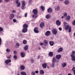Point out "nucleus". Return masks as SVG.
I'll use <instances>...</instances> for the list:
<instances>
[{"label":"nucleus","instance_id":"f257e3e1","mask_svg":"<svg viewBox=\"0 0 75 75\" xmlns=\"http://www.w3.org/2000/svg\"><path fill=\"white\" fill-rule=\"evenodd\" d=\"M33 12L35 15H33V18H37V13H38V11L37 10L35 9L33 11Z\"/></svg>","mask_w":75,"mask_h":75},{"label":"nucleus","instance_id":"f03ea898","mask_svg":"<svg viewBox=\"0 0 75 75\" xmlns=\"http://www.w3.org/2000/svg\"><path fill=\"white\" fill-rule=\"evenodd\" d=\"M25 2L24 1H23L22 2V6L21 8L22 10H24L25 8H26L25 7Z\"/></svg>","mask_w":75,"mask_h":75},{"label":"nucleus","instance_id":"7ed1b4c3","mask_svg":"<svg viewBox=\"0 0 75 75\" xmlns=\"http://www.w3.org/2000/svg\"><path fill=\"white\" fill-rule=\"evenodd\" d=\"M11 62V60L9 59H7V60H6L4 62L6 65H8V63H10Z\"/></svg>","mask_w":75,"mask_h":75},{"label":"nucleus","instance_id":"20e7f679","mask_svg":"<svg viewBox=\"0 0 75 75\" xmlns=\"http://www.w3.org/2000/svg\"><path fill=\"white\" fill-rule=\"evenodd\" d=\"M59 61V60H57L56 58L55 57H53L52 59V62L53 63H54V62H58Z\"/></svg>","mask_w":75,"mask_h":75},{"label":"nucleus","instance_id":"39448f33","mask_svg":"<svg viewBox=\"0 0 75 75\" xmlns=\"http://www.w3.org/2000/svg\"><path fill=\"white\" fill-rule=\"evenodd\" d=\"M51 34V32L50 31H47L45 33V35L46 36H50Z\"/></svg>","mask_w":75,"mask_h":75},{"label":"nucleus","instance_id":"423d86ee","mask_svg":"<svg viewBox=\"0 0 75 75\" xmlns=\"http://www.w3.org/2000/svg\"><path fill=\"white\" fill-rule=\"evenodd\" d=\"M56 58L57 59H60L61 58V54L57 55L56 56Z\"/></svg>","mask_w":75,"mask_h":75},{"label":"nucleus","instance_id":"0eeeda50","mask_svg":"<svg viewBox=\"0 0 75 75\" xmlns=\"http://www.w3.org/2000/svg\"><path fill=\"white\" fill-rule=\"evenodd\" d=\"M52 33L54 35H56L57 34V31L55 29H53L52 30Z\"/></svg>","mask_w":75,"mask_h":75},{"label":"nucleus","instance_id":"6e6552de","mask_svg":"<svg viewBox=\"0 0 75 75\" xmlns=\"http://www.w3.org/2000/svg\"><path fill=\"white\" fill-rule=\"evenodd\" d=\"M63 51V48L62 47H60L59 49L57 51V52H61Z\"/></svg>","mask_w":75,"mask_h":75},{"label":"nucleus","instance_id":"1a4fd4ad","mask_svg":"<svg viewBox=\"0 0 75 75\" xmlns=\"http://www.w3.org/2000/svg\"><path fill=\"white\" fill-rule=\"evenodd\" d=\"M34 31L35 33H38L39 31L38 30V28L36 27L35 28Z\"/></svg>","mask_w":75,"mask_h":75},{"label":"nucleus","instance_id":"9d476101","mask_svg":"<svg viewBox=\"0 0 75 75\" xmlns=\"http://www.w3.org/2000/svg\"><path fill=\"white\" fill-rule=\"evenodd\" d=\"M21 56L22 58H24L25 55V54L24 52H21Z\"/></svg>","mask_w":75,"mask_h":75},{"label":"nucleus","instance_id":"9b49d317","mask_svg":"<svg viewBox=\"0 0 75 75\" xmlns=\"http://www.w3.org/2000/svg\"><path fill=\"white\" fill-rule=\"evenodd\" d=\"M27 28H23V29L22 30V31L23 33H26V32H27Z\"/></svg>","mask_w":75,"mask_h":75},{"label":"nucleus","instance_id":"f8f14e48","mask_svg":"<svg viewBox=\"0 0 75 75\" xmlns=\"http://www.w3.org/2000/svg\"><path fill=\"white\" fill-rule=\"evenodd\" d=\"M14 15L13 13L11 14L10 15V19L11 20H12V19H13V18H14Z\"/></svg>","mask_w":75,"mask_h":75},{"label":"nucleus","instance_id":"ddd939ff","mask_svg":"<svg viewBox=\"0 0 75 75\" xmlns=\"http://www.w3.org/2000/svg\"><path fill=\"white\" fill-rule=\"evenodd\" d=\"M71 60L73 61H75V55L74 56H71Z\"/></svg>","mask_w":75,"mask_h":75},{"label":"nucleus","instance_id":"4468645a","mask_svg":"<svg viewBox=\"0 0 75 75\" xmlns=\"http://www.w3.org/2000/svg\"><path fill=\"white\" fill-rule=\"evenodd\" d=\"M71 27L69 25H66L65 27V29L66 30H69V28H70Z\"/></svg>","mask_w":75,"mask_h":75},{"label":"nucleus","instance_id":"2eb2a0df","mask_svg":"<svg viewBox=\"0 0 75 75\" xmlns=\"http://www.w3.org/2000/svg\"><path fill=\"white\" fill-rule=\"evenodd\" d=\"M47 64L46 63H44L42 64V67L43 68H47Z\"/></svg>","mask_w":75,"mask_h":75},{"label":"nucleus","instance_id":"dca6fc26","mask_svg":"<svg viewBox=\"0 0 75 75\" xmlns=\"http://www.w3.org/2000/svg\"><path fill=\"white\" fill-rule=\"evenodd\" d=\"M56 24L57 25H61V23H60V22L59 21V20H57L56 21Z\"/></svg>","mask_w":75,"mask_h":75},{"label":"nucleus","instance_id":"f3484780","mask_svg":"<svg viewBox=\"0 0 75 75\" xmlns=\"http://www.w3.org/2000/svg\"><path fill=\"white\" fill-rule=\"evenodd\" d=\"M48 55L50 57H53V55H54V54H53V52H50L48 54Z\"/></svg>","mask_w":75,"mask_h":75},{"label":"nucleus","instance_id":"a211bd4d","mask_svg":"<svg viewBox=\"0 0 75 75\" xmlns=\"http://www.w3.org/2000/svg\"><path fill=\"white\" fill-rule=\"evenodd\" d=\"M28 25L26 24H24L23 25V28H28Z\"/></svg>","mask_w":75,"mask_h":75},{"label":"nucleus","instance_id":"6ab92c4d","mask_svg":"<svg viewBox=\"0 0 75 75\" xmlns=\"http://www.w3.org/2000/svg\"><path fill=\"white\" fill-rule=\"evenodd\" d=\"M52 8H49L47 10V12L48 13H50L52 12Z\"/></svg>","mask_w":75,"mask_h":75},{"label":"nucleus","instance_id":"aec40b11","mask_svg":"<svg viewBox=\"0 0 75 75\" xmlns=\"http://www.w3.org/2000/svg\"><path fill=\"white\" fill-rule=\"evenodd\" d=\"M64 4H67L68 5V4H69V1H68V0H66L64 1Z\"/></svg>","mask_w":75,"mask_h":75},{"label":"nucleus","instance_id":"412c9836","mask_svg":"<svg viewBox=\"0 0 75 75\" xmlns=\"http://www.w3.org/2000/svg\"><path fill=\"white\" fill-rule=\"evenodd\" d=\"M66 20L67 21H69V20H70V16H67L66 18Z\"/></svg>","mask_w":75,"mask_h":75},{"label":"nucleus","instance_id":"4be33fe9","mask_svg":"<svg viewBox=\"0 0 75 75\" xmlns=\"http://www.w3.org/2000/svg\"><path fill=\"white\" fill-rule=\"evenodd\" d=\"M75 51L74 50L72 51L71 54L70 56H73L75 55Z\"/></svg>","mask_w":75,"mask_h":75},{"label":"nucleus","instance_id":"5701e85b","mask_svg":"<svg viewBox=\"0 0 75 75\" xmlns=\"http://www.w3.org/2000/svg\"><path fill=\"white\" fill-rule=\"evenodd\" d=\"M39 72L40 74H41V75H43V74H44V71L42 70H40Z\"/></svg>","mask_w":75,"mask_h":75},{"label":"nucleus","instance_id":"b1692460","mask_svg":"<svg viewBox=\"0 0 75 75\" xmlns=\"http://www.w3.org/2000/svg\"><path fill=\"white\" fill-rule=\"evenodd\" d=\"M49 44L51 46H53V45H54V42L53 41H50L49 42Z\"/></svg>","mask_w":75,"mask_h":75},{"label":"nucleus","instance_id":"393cba45","mask_svg":"<svg viewBox=\"0 0 75 75\" xmlns=\"http://www.w3.org/2000/svg\"><path fill=\"white\" fill-rule=\"evenodd\" d=\"M25 69V67H24L23 65H21L20 67V69H21V70H23V69Z\"/></svg>","mask_w":75,"mask_h":75},{"label":"nucleus","instance_id":"a878e982","mask_svg":"<svg viewBox=\"0 0 75 75\" xmlns=\"http://www.w3.org/2000/svg\"><path fill=\"white\" fill-rule=\"evenodd\" d=\"M28 45H25L24 46V50H27L28 49Z\"/></svg>","mask_w":75,"mask_h":75},{"label":"nucleus","instance_id":"bb28decb","mask_svg":"<svg viewBox=\"0 0 75 75\" xmlns=\"http://www.w3.org/2000/svg\"><path fill=\"white\" fill-rule=\"evenodd\" d=\"M21 74L22 75H27L26 73L24 71H22L21 73Z\"/></svg>","mask_w":75,"mask_h":75},{"label":"nucleus","instance_id":"cd10ccee","mask_svg":"<svg viewBox=\"0 0 75 75\" xmlns=\"http://www.w3.org/2000/svg\"><path fill=\"white\" fill-rule=\"evenodd\" d=\"M66 65H67V64L65 63H63L62 64V67L63 68H64V67H66Z\"/></svg>","mask_w":75,"mask_h":75},{"label":"nucleus","instance_id":"c85d7f7f","mask_svg":"<svg viewBox=\"0 0 75 75\" xmlns=\"http://www.w3.org/2000/svg\"><path fill=\"white\" fill-rule=\"evenodd\" d=\"M44 23H41L40 25V27L41 28H42V27H43V26H44Z\"/></svg>","mask_w":75,"mask_h":75},{"label":"nucleus","instance_id":"c756f323","mask_svg":"<svg viewBox=\"0 0 75 75\" xmlns=\"http://www.w3.org/2000/svg\"><path fill=\"white\" fill-rule=\"evenodd\" d=\"M27 41L25 40H24L23 41V44L24 45L27 44Z\"/></svg>","mask_w":75,"mask_h":75},{"label":"nucleus","instance_id":"7c9ffc66","mask_svg":"<svg viewBox=\"0 0 75 75\" xmlns=\"http://www.w3.org/2000/svg\"><path fill=\"white\" fill-rule=\"evenodd\" d=\"M46 18H47V19H48L49 18H50V15L49 14H48L46 16Z\"/></svg>","mask_w":75,"mask_h":75},{"label":"nucleus","instance_id":"2f4dec72","mask_svg":"<svg viewBox=\"0 0 75 75\" xmlns=\"http://www.w3.org/2000/svg\"><path fill=\"white\" fill-rule=\"evenodd\" d=\"M55 9L56 10H59V6H57V7H56L55 8Z\"/></svg>","mask_w":75,"mask_h":75},{"label":"nucleus","instance_id":"473e14b6","mask_svg":"<svg viewBox=\"0 0 75 75\" xmlns=\"http://www.w3.org/2000/svg\"><path fill=\"white\" fill-rule=\"evenodd\" d=\"M41 8L43 11H44L45 10V7L42 6H41Z\"/></svg>","mask_w":75,"mask_h":75},{"label":"nucleus","instance_id":"72a5a7b5","mask_svg":"<svg viewBox=\"0 0 75 75\" xmlns=\"http://www.w3.org/2000/svg\"><path fill=\"white\" fill-rule=\"evenodd\" d=\"M44 42L45 45H47V44H48V42H47V41L46 40H45L44 41Z\"/></svg>","mask_w":75,"mask_h":75},{"label":"nucleus","instance_id":"f704fd0d","mask_svg":"<svg viewBox=\"0 0 75 75\" xmlns=\"http://www.w3.org/2000/svg\"><path fill=\"white\" fill-rule=\"evenodd\" d=\"M17 4V7H18L20 6V5L21 4H20V2H19L18 4Z\"/></svg>","mask_w":75,"mask_h":75},{"label":"nucleus","instance_id":"c9c22d12","mask_svg":"<svg viewBox=\"0 0 75 75\" xmlns=\"http://www.w3.org/2000/svg\"><path fill=\"white\" fill-rule=\"evenodd\" d=\"M13 58L15 59H17V56L16 55H15L13 56Z\"/></svg>","mask_w":75,"mask_h":75},{"label":"nucleus","instance_id":"e433bc0d","mask_svg":"<svg viewBox=\"0 0 75 75\" xmlns=\"http://www.w3.org/2000/svg\"><path fill=\"white\" fill-rule=\"evenodd\" d=\"M72 24L73 25H75V20L73 21Z\"/></svg>","mask_w":75,"mask_h":75},{"label":"nucleus","instance_id":"4c0bfd02","mask_svg":"<svg viewBox=\"0 0 75 75\" xmlns=\"http://www.w3.org/2000/svg\"><path fill=\"white\" fill-rule=\"evenodd\" d=\"M6 51L8 52H9L10 51V49H7L6 50Z\"/></svg>","mask_w":75,"mask_h":75},{"label":"nucleus","instance_id":"58836bf2","mask_svg":"<svg viewBox=\"0 0 75 75\" xmlns=\"http://www.w3.org/2000/svg\"><path fill=\"white\" fill-rule=\"evenodd\" d=\"M64 17H66L67 16V13L66 12H64Z\"/></svg>","mask_w":75,"mask_h":75},{"label":"nucleus","instance_id":"ea45409f","mask_svg":"<svg viewBox=\"0 0 75 75\" xmlns=\"http://www.w3.org/2000/svg\"><path fill=\"white\" fill-rule=\"evenodd\" d=\"M54 63L52 62V64L51 67L52 68H54Z\"/></svg>","mask_w":75,"mask_h":75},{"label":"nucleus","instance_id":"a19ab883","mask_svg":"<svg viewBox=\"0 0 75 75\" xmlns=\"http://www.w3.org/2000/svg\"><path fill=\"white\" fill-rule=\"evenodd\" d=\"M30 61L32 63H33L34 61V59H31Z\"/></svg>","mask_w":75,"mask_h":75},{"label":"nucleus","instance_id":"79ce46f5","mask_svg":"<svg viewBox=\"0 0 75 75\" xmlns=\"http://www.w3.org/2000/svg\"><path fill=\"white\" fill-rule=\"evenodd\" d=\"M71 27L69 29V33H71Z\"/></svg>","mask_w":75,"mask_h":75},{"label":"nucleus","instance_id":"37998d69","mask_svg":"<svg viewBox=\"0 0 75 75\" xmlns=\"http://www.w3.org/2000/svg\"><path fill=\"white\" fill-rule=\"evenodd\" d=\"M2 31H3V28L0 27V32Z\"/></svg>","mask_w":75,"mask_h":75},{"label":"nucleus","instance_id":"c03bdc74","mask_svg":"<svg viewBox=\"0 0 75 75\" xmlns=\"http://www.w3.org/2000/svg\"><path fill=\"white\" fill-rule=\"evenodd\" d=\"M31 75H35V72L32 71L31 72Z\"/></svg>","mask_w":75,"mask_h":75},{"label":"nucleus","instance_id":"a18cd8bd","mask_svg":"<svg viewBox=\"0 0 75 75\" xmlns=\"http://www.w3.org/2000/svg\"><path fill=\"white\" fill-rule=\"evenodd\" d=\"M16 45L17 47H19V46H20V44H19V43H17L16 44Z\"/></svg>","mask_w":75,"mask_h":75},{"label":"nucleus","instance_id":"49530a36","mask_svg":"<svg viewBox=\"0 0 75 75\" xmlns=\"http://www.w3.org/2000/svg\"><path fill=\"white\" fill-rule=\"evenodd\" d=\"M18 1H19L18 0H17L16 1V4H18Z\"/></svg>","mask_w":75,"mask_h":75},{"label":"nucleus","instance_id":"de8ad7c7","mask_svg":"<svg viewBox=\"0 0 75 75\" xmlns=\"http://www.w3.org/2000/svg\"><path fill=\"white\" fill-rule=\"evenodd\" d=\"M12 12L13 13H16V11L15 10H13Z\"/></svg>","mask_w":75,"mask_h":75},{"label":"nucleus","instance_id":"09e8293b","mask_svg":"<svg viewBox=\"0 0 75 75\" xmlns=\"http://www.w3.org/2000/svg\"><path fill=\"white\" fill-rule=\"evenodd\" d=\"M27 13H25V17H27Z\"/></svg>","mask_w":75,"mask_h":75},{"label":"nucleus","instance_id":"8fccbe9b","mask_svg":"<svg viewBox=\"0 0 75 75\" xmlns=\"http://www.w3.org/2000/svg\"><path fill=\"white\" fill-rule=\"evenodd\" d=\"M64 24V26L65 27L66 26V24H67V23H66L65 22H64L63 23Z\"/></svg>","mask_w":75,"mask_h":75},{"label":"nucleus","instance_id":"3c124183","mask_svg":"<svg viewBox=\"0 0 75 75\" xmlns=\"http://www.w3.org/2000/svg\"><path fill=\"white\" fill-rule=\"evenodd\" d=\"M13 22H14V23H16V20L15 19H13Z\"/></svg>","mask_w":75,"mask_h":75},{"label":"nucleus","instance_id":"603ef678","mask_svg":"<svg viewBox=\"0 0 75 75\" xmlns=\"http://www.w3.org/2000/svg\"><path fill=\"white\" fill-rule=\"evenodd\" d=\"M10 1V0H5V1H6V3Z\"/></svg>","mask_w":75,"mask_h":75},{"label":"nucleus","instance_id":"864d4df0","mask_svg":"<svg viewBox=\"0 0 75 75\" xmlns=\"http://www.w3.org/2000/svg\"><path fill=\"white\" fill-rule=\"evenodd\" d=\"M59 30L60 31H62V28H59Z\"/></svg>","mask_w":75,"mask_h":75},{"label":"nucleus","instance_id":"5fc2aeb1","mask_svg":"<svg viewBox=\"0 0 75 75\" xmlns=\"http://www.w3.org/2000/svg\"><path fill=\"white\" fill-rule=\"evenodd\" d=\"M40 56L38 55V57L37 59H40Z\"/></svg>","mask_w":75,"mask_h":75},{"label":"nucleus","instance_id":"6e6d98bb","mask_svg":"<svg viewBox=\"0 0 75 75\" xmlns=\"http://www.w3.org/2000/svg\"><path fill=\"white\" fill-rule=\"evenodd\" d=\"M40 45H42L44 44V43H40Z\"/></svg>","mask_w":75,"mask_h":75},{"label":"nucleus","instance_id":"4d7b16f0","mask_svg":"<svg viewBox=\"0 0 75 75\" xmlns=\"http://www.w3.org/2000/svg\"><path fill=\"white\" fill-rule=\"evenodd\" d=\"M14 54H17V52L16 51H14Z\"/></svg>","mask_w":75,"mask_h":75},{"label":"nucleus","instance_id":"13d9d810","mask_svg":"<svg viewBox=\"0 0 75 75\" xmlns=\"http://www.w3.org/2000/svg\"><path fill=\"white\" fill-rule=\"evenodd\" d=\"M35 73H36V74H38V73L39 71H35Z\"/></svg>","mask_w":75,"mask_h":75},{"label":"nucleus","instance_id":"bf43d9fd","mask_svg":"<svg viewBox=\"0 0 75 75\" xmlns=\"http://www.w3.org/2000/svg\"><path fill=\"white\" fill-rule=\"evenodd\" d=\"M75 69V67H73L72 69H71L72 71H73L74 70V69Z\"/></svg>","mask_w":75,"mask_h":75},{"label":"nucleus","instance_id":"052dcab7","mask_svg":"<svg viewBox=\"0 0 75 75\" xmlns=\"http://www.w3.org/2000/svg\"><path fill=\"white\" fill-rule=\"evenodd\" d=\"M0 43L1 44V39L0 38Z\"/></svg>","mask_w":75,"mask_h":75},{"label":"nucleus","instance_id":"680f3d73","mask_svg":"<svg viewBox=\"0 0 75 75\" xmlns=\"http://www.w3.org/2000/svg\"><path fill=\"white\" fill-rule=\"evenodd\" d=\"M11 58V57H10V56L7 57V58H8V59H10V58Z\"/></svg>","mask_w":75,"mask_h":75},{"label":"nucleus","instance_id":"e2e57ef3","mask_svg":"<svg viewBox=\"0 0 75 75\" xmlns=\"http://www.w3.org/2000/svg\"><path fill=\"white\" fill-rule=\"evenodd\" d=\"M73 72L74 74V75H75V69L73 71Z\"/></svg>","mask_w":75,"mask_h":75},{"label":"nucleus","instance_id":"0e129e2a","mask_svg":"<svg viewBox=\"0 0 75 75\" xmlns=\"http://www.w3.org/2000/svg\"><path fill=\"white\" fill-rule=\"evenodd\" d=\"M2 3V0H0V3Z\"/></svg>","mask_w":75,"mask_h":75},{"label":"nucleus","instance_id":"69168bd1","mask_svg":"<svg viewBox=\"0 0 75 75\" xmlns=\"http://www.w3.org/2000/svg\"><path fill=\"white\" fill-rule=\"evenodd\" d=\"M68 75H72L71 74L69 73L68 74Z\"/></svg>","mask_w":75,"mask_h":75},{"label":"nucleus","instance_id":"338daca9","mask_svg":"<svg viewBox=\"0 0 75 75\" xmlns=\"http://www.w3.org/2000/svg\"><path fill=\"white\" fill-rule=\"evenodd\" d=\"M64 17V16H62V18H63Z\"/></svg>","mask_w":75,"mask_h":75},{"label":"nucleus","instance_id":"774afa93","mask_svg":"<svg viewBox=\"0 0 75 75\" xmlns=\"http://www.w3.org/2000/svg\"><path fill=\"white\" fill-rule=\"evenodd\" d=\"M43 48H44V49H45V47H43Z\"/></svg>","mask_w":75,"mask_h":75}]
</instances>
